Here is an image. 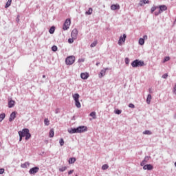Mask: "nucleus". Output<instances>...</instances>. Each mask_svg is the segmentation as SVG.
Here are the masks:
<instances>
[{
    "mask_svg": "<svg viewBox=\"0 0 176 176\" xmlns=\"http://www.w3.org/2000/svg\"><path fill=\"white\" fill-rule=\"evenodd\" d=\"M19 135H23V137H25V140H28L30 138H31V133H30V129L25 128L22 129V131H19L18 132Z\"/></svg>",
    "mask_w": 176,
    "mask_h": 176,
    "instance_id": "obj_1",
    "label": "nucleus"
},
{
    "mask_svg": "<svg viewBox=\"0 0 176 176\" xmlns=\"http://www.w3.org/2000/svg\"><path fill=\"white\" fill-rule=\"evenodd\" d=\"M131 65L133 67V68H137L138 67H144L145 65V63L144 60L136 59L131 63Z\"/></svg>",
    "mask_w": 176,
    "mask_h": 176,
    "instance_id": "obj_2",
    "label": "nucleus"
},
{
    "mask_svg": "<svg viewBox=\"0 0 176 176\" xmlns=\"http://www.w3.org/2000/svg\"><path fill=\"white\" fill-rule=\"evenodd\" d=\"M66 65H72L75 63V57L74 56H70L65 59Z\"/></svg>",
    "mask_w": 176,
    "mask_h": 176,
    "instance_id": "obj_3",
    "label": "nucleus"
},
{
    "mask_svg": "<svg viewBox=\"0 0 176 176\" xmlns=\"http://www.w3.org/2000/svg\"><path fill=\"white\" fill-rule=\"evenodd\" d=\"M71 25V19H67L63 24V30L64 31H67Z\"/></svg>",
    "mask_w": 176,
    "mask_h": 176,
    "instance_id": "obj_4",
    "label": "nucleus"
},
{
    "mask_svg": "<svg viewBox=\"0 0 176 176\" xmlns=\"http://www.w3.org/2000/svg\"><path fill=\"white\" fill-rule=\"evenodd\" d=\"M77 131L78 133H86L87 131V126L83 125L79 126L77 127Z\"/></svg>",
    "mask_w": 176,
    "mask_h": 176,
    "instance_id": "obj_5",
    "label": "nucleus"
},
{
    "mask_svg": "<svg viewBox=\"0 0 176 176\" xmlns=\"http://www.w3.org/2000/svg\"><path fill=\"white\" fill-rule=\"evenodd\" d=\"M38 171H39V167L35 166L30 169L29 173L31 175L32 174L34 175V174H36V173H38Z\"/></svg>",
    "mask_w": 176,
    "mask_h": 176,
    "instance_id": "obj_6",
    "label": "nucleus"
},
{
    "mask_svg": "<svg viewBox=\"0 0 176 176\" xmlns=\"http://www.w3.org/2000/svg\"><path fill=\"white\" fill-rule=\"evenodd\" d=\"M151 159V157L149 156H146L144 160L141 162L140 166H144L148 162H149V160Z\"/></svg>",
    "mask_w": 176,
    "mask_h": 176,
    "instance_id": "obj_7",
    "label": "nucleus"
},
{
    "mask_svg": "<svg viewBox=\"0 0 176 176\" xmlns=\"http://www.w3.org/2000/svg\"><path fill=\"white\" fill-rule=\"evenodd\" d=\"M71 36L73 39H76V37L78 36V30L74 29L72 32Z\"/></svg>",
    "mask_w": 176,
    "mask_h": 176,
    "instance_id": "obj_8",
    "label": "nucleus"
},
{
    "mask_svg": "<svg viewBox=\"0 0 176 176\" xmlns=\"http://www.w3.org/2000/svg\"><path fill=\"white\" fill-rule=\"evenodd\" d=\"M68 133H69V134H77L78 128H70L68 129Z\"/></svg>",
    "mask_w": 176,
    "mask_h": 176,
    "instance_id": "obj_9",
    "label": "nucleus"
},
{
    "mask_svg": "<svg viewBox=\"0 0 176 176\" xmlns=\"http://www.w3.org/2000/svg\"><path fill=\"white\" fill-rule=\"evenodd\" d=\"M120 9V6L119 4H113L111 6V10H119Z\"/></svg>",
    "mask_w": 176,
    "mask_h": 176,
    "instance_id": "obj_10",
    "label": "nucleus"
},
{
    "mask_svg": "<svg viewBox=\"0 0 176 176\" xmlns=\"http://www.w3.org/2000/svg\"><path fill=\"white\" fill-rule=\"evenodd\" d=\"M158 8L160 9V13H163V12H166V10H167V6L165 5L160 6Z\"/></svg>",
    "mask_w": 176,
    "mask_h": 176,
    "instance_id": "obj_11",
    "label": "nucleus"
},
{
    "mask_svg": "<svg viewBox=\"0 0 176 176\" xmlns=\"http://www.w3.org/2000/svg\"><path fill=\"white\" fill-rule=\"evenodd\" d=\"M126 34H123V36H120V39L118 41V45H122V42H125L126 41Z\"/></svg>",
    "mask_w": 176,
    "mask_h": 176,
    "instance_id": "obj_12",
    "label": "nucleus"
},
{
    "mask_svg": "<svg viewBox=\"0 0 176 176\" xmlns=\"http://www.w3.org/2000/svg\"><path fill=\"white\" fill-rule=\"evenodd\" d=\"M16 111H13L10 116V118H9V122H13V120H14V119H16Z\"/></svg>",
    "mask_w": 176,
    "mask_h": 176,
    "instance_id": "obj_13",
    "label": "nucleus"
},
{
    "mask_svg": "<svg viewBox=\"0 0 176 176\" xmlns=\"http://www.w3.org/2000/svg\"><path fill=\"white\" fill-rule=\"evenodd\" d=\"M143 169L144 170H153V166H152L151 164H144L143 166Z\"/></svg>",
    "mask_w": 176,
    "mask_h": 176,
    "instance_id": "obj_14",
    "label": "nucleus"
},
{
    "mask_svg": "<svg viewBox=\"0 0 176 176\" xmlns=\"http://www.w3.org/2000/svg\"><path fill=\"white\" fill-rule=\"evenodd\" d=\"M146 3H149V0H140L139 6H144V5H146Z\"/></svg>",
    "mask_w": 176,
    "mask_h": 176,
    "instance_id": "obj_15",
    "label": "nucleus"
},
{
    "mask_svg": "<svg viewBox=\"0 0 176 176\" xmlns=\"http://www.w3.org/2000/svg\"><path fill=\"white\" fill-rule=\"evenodd\" d=\"M107 69H108V68L102 69L99 74V78H102V76H104L105 73L107 72Z\"/></svg>",
    "mask_w": 176,
    "mask_h": 176,
    "instance_id": "obj_16",
    "label": "nucleus"
},
{
    "mask_svg": "<svg viewBox=\"0 0 176 176\" xmlns=\"http://www.w3.org/2000/svg\"><path fill=\"white\" fill-rule=\"evenodd\" d=\"M80 78L84 79V80L87 79L89 78L88 73H81Z\"/></svg>",
    "mask_w": 176,
    "mask_h": 176,
    "instance_id": "obj_17",
    "label": "nucleus"
},
{
    "mask_svg": "<svg viewBox=\"0 0 176 176\" xmlns=\"http://www.w3.org/2000/svg\"><path fill=\"white\" fill-rule=\"evenodd\" d=\"M14 100H11L8 102V108H13L14 107Z\"/></svg>",
    "mask_w": 176,
    "mask_h": 176,
    "instance_id": "obj_18",
    "label": "nucleus"
},
{
    "mask_svg": "<svg viewBox=\"0 0 176 176\" xmlns=\"http://www.w3.org/2000/svg\"><path fill=\"white\" fill-rule=\"evenodd\" d=\"M152 100V95L148 94L146 98V102L148 104H151V101Z\"/></svg>",
    "mask_w": 176,
    "mask_h": 176,
    "instance_id": "obj_19",
    "label": "nucleus"
},
{
    "mask_svg": "<svg viewBox=\"0 0 176 176\" xmlns=\"http://www.w3.org/2000/svg\"><path fill=\"white\" fill-rule=\"evenodd\" d=\"M69 164H74V163H75V162H76V158L75 157H71L69 159Z\"/></svg>",
    "mask_w": 176,
    "mask_h": 176,
    "instance_id": "obj_20",
    "label": "nucleus"
},
{
    "mask_svg": "<svg viewBox=\"0 0 176 176\" xmlns=\"http://www.w3.org/2000/svg\"><path fill=\"white\" fill-rule=\"evenodd\" d=\"M79 97H80V96H79V94H75L73 95V98H74V101L79 100Z\"/></svg>",
    "mask_w": 176,
    "mask_h": 176,
    "instance_id": "obj_21",
    "label": "nucleus"
},
{
    "mask_svg": "<svg viewBox=\"0 0 176 176\" xmlns=\"http://www.w3.org/2000/svg\"><path fill=\"white\" fill-rule=\"evenodd\" d=\"M89 116L93 118V119H97L96 111H92L90 113Z\"/></svg>",
    "mask_w": 176,
    "mask_h": 176,
    "instance_id": "obj_22",
    "label": "nucleus"
},
{
    "mask_svg": "<svg viewBox=\"0 0 176 176\" xmlns=\"http://www.w3.org/2000/svg\"><path fill=\"white\" fill-rule=\"evenodd\" d=\"M28 166H30V162H25L24 164H22L21 165V167L22 168H27V167H28Z\"/></svg>",
    "mask_w": 176,
    "mask_h": 176,
    "instance_id": "obj_23",
    "label": "nucleus"
},
{
    "mask_svg": "<svg viewBox=\"0 0 176 176\" xmlns=\"http://www.w3.org/2000/svg\"><path fill=\"white\" fill-rule=\"evenodd\" d=\"M54 31H56V27L52 26L49 30L50 34H54Z\"/></svg>",
    "mask_w": 176,
    "mask_h": 176,
    "instance_id": "obj_24",
    "label": "nucleus"
},
{
    "mask_svg": "<svg viewBox=\"0 0 176 176\" xmlns=\"http://www.w3.org/2000/svg\"><path fill=\"white\" fill-rule=\"evenodd\" d=\"M50 138H53V137H54V129H50Z\"/></svg>",
    "mask_w": 176,
    "mask_h": 176,
    "instance_id": "obj_25",
    "label": "nucleus"
},
{
    "mask_svg": "<svg viewBox=\"0 0 176 176\" xmlns=\"http://www.w3.org/2000/svg\"><path fill=\"white\" fill-rule=\"evenodd\" d=\"M10 5H12V0H8L5 6L6 9H8V8H9V6H10Z\"/></svg>",
    "mask_w": 176,
    "mask_h": 176,
    "instance_id": "obj_26",
    "label": "nucleus"
},
{
    "mask_svg": "<svg viewBox=\"0 0 176 176\" xmlns=\"http://www.w3.org/2000/svg\"><path fill=\"white\" fill-rule=\"evenodd\" d=\"M143 134H144L146 135H152V131H151L149 130H146L143 132Z\"/></svg>",
    "mask_w": 176,
    "mask_h": 176,
    "instance_id": "obj_27",
    "label": "nucleus"
},
{
    "mask_svg": "<svg viewBox=\"0 0 176 176\" xmlns=\"http://www.w3.org/2000/svg\"><path fill=\"white\" fill-rule=\"evenodd\" d=\"M91 13H93V8H89V10L85 12V14H88L89 16H90Z\"/></svg>",
    "mask_w": 176,
    "mask_h": 176,
    "instance_id": "obj_28",
    "label": "nucleus"
},
{
    "mask_svg": "<svg viewBox=\"0 0 176 176\" xmlns=\"http://www.w3.org/2000/svg\"><path fill=\"white\" fill-rule=\"evenodd\" d=\"M144 43H145V40H144V38H140L139 39V45L142 46Z\"/></svg>",
    "mask_w": 176,
    "mask_h": 176,
    "instance_id": "obj_29",
    "label": "nucleus"
},
{
    "mask_svg": "<svg viewBox=\"0 0 176 176\" xmlns=\"http://www.w3.org/2000/svg\"><path fill=\"white\" fill-rule=\"evenodd\" d=\"M6 116V115L5 114V113L0 114V122H2V120L5 119Z\"/></svg>",
    "mask_w": 176,
    "mask_h": 176,
    "instance_id": "obj_30",
    "label": "nucleus"
},
{
    "mask_svg": "<svg viewBox=\"0 0 176 176\" xmlns=\"http://www.w3.org/2000/svg\"><path fill=\"white\" fill-rule=\"evenodd\" d=\"M75 101V105L77 108H80V102L79 100H74Z\"/></svg>",
    "mask_w": 176,
    "mask_h": 176,
    "instance_id": "obj_31",
    "label": "nucleus"
},
{
    "mask_svg": "<svg viewBox=\"0 0 176 176\" xmlns=\"http://www.w3.org/2000/svg\"><path fill=\"white\" fill-rule=\"evenodd\" d=\"M156 9H159V6H153L151 9V13H153V12H155V10H156Z\"/></svg>",
    "mask_w": 176,
    "mask_h": 176,
    "instance_id": "obj_32",
    "label": "nucleus"
},
{
    "mask_svg": "<svg viewBox=\"0 0 176 176\" xmlns=\"http://www.w3.org/2000/svg\"><path fill=\"white\" fill-rule=\"evenodd\" d=\"M97 43H98V42L97 41H94L91 44V47H96V46H97Z\"/></svg>",
    "mask_w": 176,
    "mask_h": 176,
    "instance_id": "obj_33",
    "label": "nucleus"
},
{
    "mask_svg": "<svg viewBox=\"0 0 176 176\" xmlns=\"http://www.w3.org/2000/svg\"><path fill=\"white\" fill-rule=\"evenodd\" d=\"M109 168V166H108V164H104L102 166V170H108Z\"/></svg>",
    "mask_w": 176,
    "mask_h": 176,
    "instance_id": "obj_34",
    "label": "nucleus"
},
{
    "mask_svg": "<svg viewBox=\"0 0 176 176\" xmlns=\"http://www.w3.org/2000/svg\"><path fill=\"white\" fill-rule=\"evenodd\" d=\"M49 123H50L49 119L45 118V119L44 120V124H45V126H49V124H50Z\"/></svg>",
    "mask_w": 176,
    "mask_h": 176,
    "instance_id": "obj_35",
    "label": "nucleus"
},
{
    "mask_svg": "<svg viewBox=\"0 0 176 176\" xmlns=\"http://www.w3.org/2000/svg\"><path fill=\"white\" fill-rule=\"evenodd\" d=\"M59 144H60V146H64V139H63V138L60 139Z\"/></svg>",
    "mask_w": 176,
    "mask_h": 176,
    "instance_id": "obj_36",
    "label": "nucleus"
},
{
    "mask_svg": "<svg viewBox=\"0 0 176 176\" xmlns=\"http://www.w3.org/2000/svg\"><path fill=\"white\" fill-rule=\"evenodd\" d=\"M65 170H67V166H63L62 168H59V171L61 173H63V171H65Z\"/></svg>",
    "mask_w": 176,
    "mask_h": 176,
    "instance_id": "obj_37",
    "label": "nucleus"
},
{
    "mask_svg": "<svg viewBox=\"0 0 176 176\" xmlns=\"http://www.w3.org/2000/svg\"><path fill=\"white\" fill-rule=\"evenodd\" d=\"M115 113L116 114V115H120V113H122V110H120V109H116V110H115Z\"/></svg>",
    "mask_w": 176,
    "mask_h": 176,
    "instance_id": "obj_38",
    "label": "nucleus"
},
{
    "mask_svg": "<svg viewBox=\"0 0 176 176\" xmlns=\"http://www.w3.org/2000/svg\"><path fill=\"white\" fill-rule=\"evenodd\" d=\"M167 61H170V56H166L164 59L163 63H166Z\"/></svg>",
    "mask_w": 176,
    "mask_h": 176,
    "instance_id": "obj_39",
    "label": "nucleus"
},
{
    "mask_svg": "<svg viewBox=\"0 0 176 176\" xmlns=\"http://www.w3.org/2000/svg\"><path fill=\"white\" fill-rule=\"evenodd\" d=\"M52 52H57V46L53 45L52 47Z\"/></svg>",
    "mask_w": 176,
    "mask_h": 176,
    "instance_id": "obj_40",
    "label": "nucleus"
},
{
    "mask_svg": "<svg viewBox=\"0 0 176 176\" xmlns=\"http://www.w3.org/2000/svg\"><path fill=\"white\" fill-rule=\"evenodd\" d=\"M125 64H130V59H129V58H125Z\"/></svg>",
    "mask_w": 176,
    "mask_h": 176,
    "instance_id": "obj_41",
    "label": "nucleus"
},
{
    "mask_svg": "<svg viewBox=\"0 0 176 176\" xmlns=\"http://www.w3.org/2000/svg\"><path fill=\"white\" fill-rule=\"evenodd\" d=\"M168 76V74H164L162 75V78H163V79H167Z\"/></svg>",
    "mask_w": 176,
    "mask_h": 176,
    "instance_id": "obj_42",
    "label": "nucleus"
},
{
    "mask_svg": "<svg viewBox=\"0 0 176 176\" xmlns=\"http://www.w3.org/2000/svg\"><path fill=\"white\" fill-rule=\"evenodd\" d=\"M129 108H135V106L134 105V104L131 103V104H129Z\"/></svg>",
    "mask_w": 176,
    "mask_h": 176,
    "instance_id": "obj_43",
    "label": "nucleus"
},
{
    "mask_svg": "<svg viewBox=\"0 0 176 176\" xmlns=\"http://www.w3.org/2000/svg\"><path fill=\"white\" fill-rule=\"evenodd\" d=\"M74 38H69V39H68V43H74Z\"/></svg>",
    "mask_w": 176,
    "mask_h": 176,
    "instance_id": "obj_44",
    "label": "nucleus"
},
{
    "mask_svg": "<svg viewBox=\"0 0 176 176\" xmlns=\"http://www.w3.org/2000/svg\"><path fill=\"white\" fill-rule=\"evenodd\" d=\"M23 138H24L23 135H19V142H21L23 141Z\"/></svg>",
    "mask_w": 176,
    "mask_h": 176,
    "instance_id": "obj_45",
    "label": "nucleus"
},
{
    "mask_svg": "<svg viewBox=\"0 0 176 176\" xmlns=\"http://www.w3.org/2000/svg\"><path fill=\"white\" fill-rule=\"evenodd\" d=\"M162 12H160V10H159V12H155V16H159L160 14H161Z\"/></svg>",
    "mask_w": 176,
    "mask_h": 176,
    "instance_id": "obj_46",
    "label": "nucleus"
},
{
    "mask_svg": "<svg viewBox=\"0 0 176 176\" xmlns=\"http://www.w3.org/2000/svg\"><path fill=\"white\" fill-rule=\"evenodd\" d=\"M5 173L4 168H0V174H3Z\"/></svg>",
    "mask_w": 176,
    "mask_h": 176,
    "instance_id": "obj_47",
    "label": "nucleus"
},
{
    "mask_svg": "<svg viewBox=\"0 0 176 176\" xmlns=\"http://www.w3.org/2000/svg\"><path fill=\"white\" fill-rule=\"evenodd\" d=\"M60 113V109L57 108L55 109V113Z\"/></svg>",
    "mask_w": 176,
    "mask_h": 176,
    "instance_id": "obj_48",
    "label": "nucleus"
},
{
    "mask_svg": "<svg viewBox=\"0 0 176 176\" xmlns=\"http://www.w3.org/2000/svg\"><path fill=\"white\" fill-rule=\"evenodd\" d=\"M142 39H144V41H145V39H148V36L146 35L143 36Z\"/></svg>",
    "mask_w": 176,
    "mask_h": 176,
    "instance_id": "obj_49",
    "label": "nucleus"
},
{
    "mask_svg": "<svg viewBox=\"0 0 176 176\" xmlns=\"http://www.w3.org/2000/svg\"><path fill=\"white\" fill-rule=\"evenodd\" d=\"M72 173H74V170H69L68 172L69 175H71V174H72Z\"/></svg>",
    "mask_w": 176,
    "mask_h": 176,
    "instance_id": "obj_50",
    "label": "nucleus"
},
{
    "mask_svg": "<svg viewBox=\"0 0 176 176\" xmlns=\"http://www.w3.org/2000/svg\"><path fill=\"white\" fill-rule=\"evenodd\" d=\"M173 93H174V94L176 95V88L175 87L173 88Z\"/></svg>",
    "mask_w": 176,
    "mask_h": 176,
    "instance_id": "obj_51",
    "label": "nucleus"
},
{
    "mask_svg": "<svg viewBox=\"0 0 176 176\" xmlns=\"http://www.w3.org/2000/svg\"><path fill=\"white\" fill-rule=\"evenodd\" d=\"M148 91H149L150 94H152V93H153V92H152V88H149V89H148Z\"/></svg>",
    "mask_w": 176,
    "mask_h": 176,
    "instance_id": "obj_52",
    "label": "nucleus"
},
{
    "mask_svg": "<svg viewBox=\"0 0 176 176\" xmlns=\"http://www.w3.org/2000/svg\"><path fill=\"white\" fill-rule=\"evenodd\" d=\"M96 65L98 67V65H100V62L96 63Z\"/></svg>",
    "mask_w": 176,
    "mask_h": 176,
    "instance_id": "obj_53",
    "label": "nucleus"
},
{
    "mask_svg": "<svg viewBox=\"0 0 176 176\" xmlns=\"http://www.w3.org/2000/svg\"><path fill=\"white\" fill-rule=\"evenodd\" d=\"M43 78H46V76L45 75H43Z\"/></svg>",
    "mask_w": 176,
    "mask_h": 176,
    "instance_id": "obj_54",
    "label": "nucleus"
},
{
    "mask_svg": "<svg viewBox=\"0 0 176 176\" xmlns=\"http://www.w3.org/2000/svg\"><path fill=\"white\" fill-rule=\"evenodd\" d=\"M81 61H82V62H83V61H85V60H83V59H81Z\"/></svg>",
    "mask_w": 176,
    "mask_h": 176,
    "instance_id": "obj_55",
    "label": "nucleus"
},
{
    "mask_svg": "<svg viewBox=\"0 0 176 176\" xmlns=\"http://www.w3.org/2000/svg\"><path fill=\"white\" fill-rule=\"evenodd\" d=\"M175 166H176V162H175Z\"/></svg>",
    "mask_w": 176,
    "mask_h": 176,
    "instance_id": "obj_56",
    "label": "nucleus"
},
{
    "mask_svg": "<svg viewBox=\"0 0 176 176\" xmlns=\"http://www.w3.org/2000/svg\"><path fill=\"white\" fill-rule=\"evenodd\" d=\"M16 21H19V19H16Z\"/></svg>",
    "mask_w": 176,
    "mask_h": 176,
    "instance_id": "obj_57",
    "label": "nucleus"
},
{
    "mask_svg": "<svg viewBox=\"0 0 176 176\" xmlns=\"http://www.w3.org/2000/svg\"><path fill=\"white\" fill-rule=\"evenodd\" d=\"M0 146H1V142H0Z\"/></svg>",
    "mask_w": 176,
    "mask_h": 176,
    "instance_id": "obj_58",
    "label": "nucleus"
}]
</instances>
